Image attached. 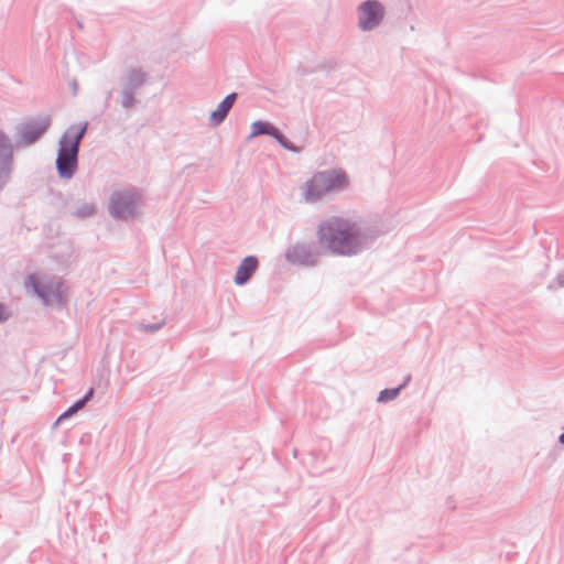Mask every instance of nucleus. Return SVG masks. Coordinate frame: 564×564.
I'll use <instances>...</instances> for the list:
<instances>
[{
	"mask_svg": "<svg viewBox=\"0 0 564 564\" xmlns=\"http://www.w3.org/2000/svg\"><path fill=\"white\" fill-rule=\"evenodd\" d=\"M258 268V260L254 257H247L237 269L235 282L238 285L246 283Z\"/></svg>",
	"mask_w": 564,
	"mask_h": 564,
	"instance_id": "10",
	"label": "nucleus"
},
{
	"mask_svg": "<svg viewBox=\"0 0 564 564\" xmlns=\"http://www.w3.org/2000/svg\"><path fill=\"white\" fill-rule=\"evenodd\" d=\"M94 395V389L90 388L85 394L84 397H82L80 399H78L77 401H75L66 411H64L57 419V421L55 422V424H58L61 422H63L64 420L66 419H69L72 417L74 414H76L79 410H82L86 404L87 402L93 398Z\"/></svg>",
	"mask_w": 564,
	"mask_h": 564,
	"instance_id": "12",
	"label": "nucleus"
},
{
	"mask_svg": "<svg viewBox=\"0 0 564 564\" xmlns=\"http://www.w3.org/2000/svg\"><path fill=\"white\" fill-rule=\"evenodd\" d=\"M88 127V121L73 123L61 135L55 160L56 173L61 180H70L76 174L80 144Z\"/></svg>",
	"mask_w": 564,
	"mask_h": 564,
	"instance_id": "2",
	"label": "nucleus"
},
{
	"mask_svg": "<svg viewBox=\"0 0 564 564\" xmlns=\"http://www.w3.org/2000/svg\"><path fill=\"white\" fill-rule=\"evenodd\" d=\"M399 390H400V388L381 391L378 397V401L386 402V401L393 400L398 395Z\"/></svg>",
	"mask_w": 564,
	"mask_h": 564,
	"instance_id": "15",
	"label": "nucleus"
},
{
	"mask_svg": "<svg viewBox=\"0 0 564 564\" xmlns=\"http://www.w3.org/2000/svg\"><path fill=\"white\" fill-rule=\"evenodd\" d=\"M25 283L33 289L34 293L44 304L56 303L62 306L66 303V299L63 295L64 283L61 279L52 278L41 282L35 274H29Z\"/></svg>",
	"mask_w": 564,
	"mask_h": 564,
	"instance_id": "7",
	"label": "nucleus"
},
{
	"mask_svg": "<svg viewBox=\"0 0 564 564\" xmlns=\"http://www.w3.org/2000/svg\"><path fill=\"white\" fill-rule=\"evenodd\" d=\"M95 213L96 206L94 204L83 203L76 207V209L73 212V216L78 219H86L95 215Z\"/></svg>",
	"mask_w": 564,
	"mask_h": 564,
	"instance_id": "14",
	"label": "nucleus"
},
{
	"mask_svg": "<svg viewBox=\"0 0 564 564\" xmlns=\"http://www.w3.org/2000/svg\"><path fill=\"white\" fill-rule=\"evenodd\" d=\"M10 135L0 129V192L10 183L14 171V149Z\"/></svg>",
	"mask_w": 564,
	"mask_h": 564,
	"instance_id": "8",
	"label": "nucleus"
},
{
	"mask_svg": "<svg viewBox=\"0 0 564 564\" xmlns=\"http://www.w3.org/2000/svg\"><path fill=\"white\" fill-rule=\"evenodd\" d=\"M52 117L41 115L23 120L15 126V145L17 149L29 148L37 143L50 130Z\"/></svg>",
	"mask_w": 564,
	"mask_h": 564,
	"instance_id": "5",
	"label": "nucleus"
},
{
	"mask_svg": "<svg viewBox=\"0 0 564 564\" xmlns=\"http://www.w3.org/2000/svg\"><path fill=\"white\" fill-rule=\"evenodd\" d=\"M140 199L141 192L135 187L116 189L109 196L108 213L115 220L134 218Z\"/></svg>",
	"mask_w": 564,
	"mask_h": 564,
	"instance_id": "4",
	"label": "nucleus"
},
{
	"mask_svg": "<svg viewBox=\"0 0 564 564\" xmlns=\"http://www.w3.org/2000/svg\"><path fill=\"white\" fill-rule=\"evenodd\" d=\"M141 89V67L127 69L119 78L118 102L126 110L133 109L138 102L135 95Z\"/></svg>",
	"mask_w": 564,
	"mask_h": 564,
	"instance_id": "6",
	"label": "nucleus"
},
{
	"mask_svg": "<svg viewBox=\"0 0 564 564\" xmlns=\"http://www.w3.org/2000/svg\"><path fill=\"white\" fill-rule=\"evenodd\" d=\"M318 241L334 253L350 256L360 246L358 228L348 219L333 217L318 228Z\"/></svg>",
	"mask_w": 564,
	"mask_h": 564,
	"instance_id": "1",
	"label": "nucleus"
},
{
	"mask_svg": "<svg viewBox=\"0 0 564 564\" xmlns=\"http://www.w3.org/2000/svg\"><path fill=\"white\" fill-rule=\"evenodd\" d=\"M384 14L383 7L376 0H369L359 7V26L364 31L376 28Z\"/></svg>",
	"mask_w": 564,
	"mask_h": 564,
	"instance_id": "9",
	"label": "nucleus"
},
{
	"mask_svg": "<svg viewBox=\"0 0 564 564\" xmlns=\"http://www.w3.org/2000/svg\"><path fill=\"white\" fill-rule=\"evenodd\" d=\"M74 19H75V23H76L77 28H78L79 30H84V23H83V21H82V20H79V19H78V18H76V17H75Z\"/></svg>",
	"mask_w": 564,
	"mask_h": 564,
	"instance_id": "18",
	"label": "nucleus"
},
{
	"mask_svg": "<svg viewBox=\"0 0 564 564\" xmlns=\"http://www.w3.org/2000/svg\"><path fill=\"white\" fill-rule=\"evenodd\" d=\"M11 317V313L8 311L3 303H0V323L7 322Z\"/></svg>",
	"mask_w": 564,
	"mask_h": 564,
	"instance_id": "16",
	"label": "nucleus"
},
{
	"mask_svg": "<svg viewBox=\"0 0 564 564\" xmlns=\"http://www.w3.org/2000/svg\"><path fill=\"white\" fill-rule=\"evenodd\" d=\"M237 95L235 93L229 94L210 115V121L214 124H219L227 116L228 111L234 106Z\"/></svg>",
	"mask_w": 564,
	"mask_h": 564,
	"instance_id": "11",
	"label": "nucleus"
},
{
	"mask_svg": "<svg viewBox=\"0 0 564 564\" xmlns=\"http://www.w3.org/2000/svg\"><path fill=\"white\" fill-rule=\"evenodd\" d=\"M349 185L347 174L339 169L316 172L302 187L301 194L306 203L321 199L324 195L341 191Z\"/></svg>",
	"mask_w": 564,
	"mask_h": 564,
	"instance_id": "3",
	"label": "nucleus"
},
{
	"mask_svg": "<svg viewBox=\"0 0 564 564\" xmlns=\"http://www.w3.org/2000/svg\"><path fill=\"white\" fill-rule=\"evenodd\" d=\"M260 134H269L276 138L281 142V135L278 129L264 121H256L251 124L250 138H254Z\"/></svg>",
	"mask_w": 564,
	"mask_h": 564,
	"instance_id": "13",
	"label": "nucleus"
},
{
	"mask_svg": "<svg viewBox=\"0 0 564 564\" xmlns=\"http://www.w3.org/2000/svg\"><path fill=\"white\" fill-rule=\"evenodd\" d=\"M162 324H163V321H161L159 324H155V325L147 324V325H143V328H145L147 330H150V332H154V330H156V329H158Z\"/></svg>",
	"mask_w": 564,
	"mask_h": 564,
	"instance_id": "17",
	"label": "nucleus"
},
{
	"mask_svg": "<svg viewBox=\"0 0 564 564\" xmlns=\"http://www.w3.org/2000/svg\"><path fill=\"white\" fill-rule=\"evenodd\" d=\"M72 89H73V95H76L77 90H78V85H77L76 80L72 82Z\"/></svg>",
	"mask_w": 564,
	"mask_h": 564,
	"instance_id": "19",
	"label": "nucleus"
},
{
	"mask_svg": "<svg viewBox=\"0 0 564 564\" xmlns=\"http://www.w3.org/2000/svg\"><path fill=\"white\" fill-rule=\"evenodd\" d=\"M560 442L564 444V433L560 436Z\"/></svg>",
	"mask_w": 564,
	"mask_h": 564,
	"instance_id": "20",
	"label": "nucleus"
}]
</instances>
